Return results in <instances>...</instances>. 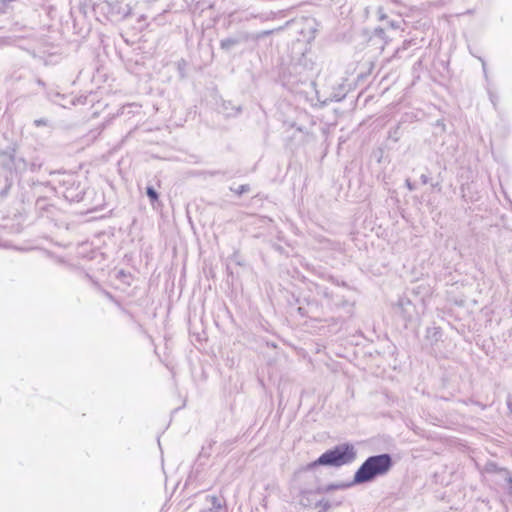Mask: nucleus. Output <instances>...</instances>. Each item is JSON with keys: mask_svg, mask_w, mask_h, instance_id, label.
Segmentation results:
<instances>
[{"mask_svg": "<svg viewBox=\"0 0 512 512\" xmlns=\"http://www.w3.org/2000/svg\"><path fill=\"white\" fill-rule=\"evenodd\" d=\"M393 465L389 454H380L367 458L354 475L355 483L370 482L376 477L387 474Z\"/></svg>", "mask_w": 512, "mask_h": 512, "instance_id": "obj_1", "label": "nucleus"}, {"mask_svg": "<svg viewBox=\"0 0 512 512\" xmlns=\"http://www.w3.org/2000/svg\"><path fill=\"white\" fill-rule=\"evenodd\" d=\"M356 458L354 446L341 444L323 453L317 460L310 464V467L317 465L343 466L353 462Z\"/></svg>", "mask_w": 512, "mask_h": 512, "instance_id": "obj_2", "label": "nucleus"}, {"mask_svg": "<svg viewBox=\"0 0 512 512\" xmlns=\"http://www.w3.org/2000/svg\"><path fill=\"white\" fill-rule=\"evenodd\" d=\"M146 193L151 201L158 200V194L152 187H147Z\"/></svg>", "mask_w": 512, "mask_h": 512, "instance_id": "obj_3", "label": "nucleus"}]
</instances>
